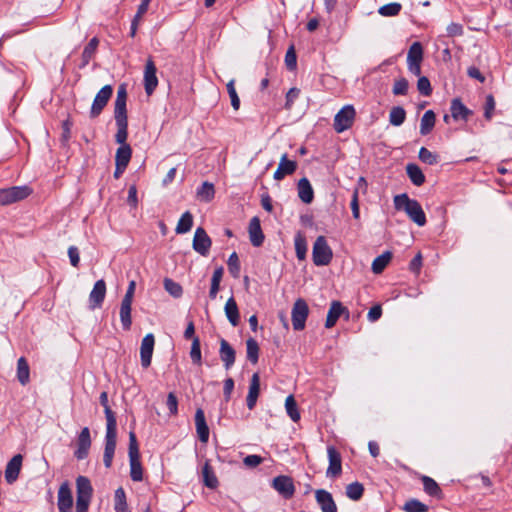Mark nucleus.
Wrapping results in <instances>:
<instances>
[{
	"mask_svg": "<svg viewBox=\"0 0 512 512\" xmlns=\"http://www.w3.org/2000/svg\"><path fill=\"white\" fill-rule=\"evenodd\" d=\"M204 485L210 489H215L218 486V480L215 476L212 467L206 462L202 469Z\"/></svg>",
	"mask_w": 512,
	"mask_h": 512,
	"instance_id": "58836bf2",
	"label": "nucleus"
},
{
	"mask_svg": "<svg viewBox=\"0 0 512 512\" xmlns=\"http://www.w3.org/2000/svg\"><path fill=\"white\" fill-rule=\"evenodd\" d=\"M260 393V376L254 373L250 380L249 391L246 398L247 407L249 410L254 409Z\"/></svg>",
	"mask_w": 512,
	"mask_h": 512,
	"instance_id": "bb28decb",
	"label": "nucleus"
},
{
	"mask_svg": "<svg viewBox=\"0 0 512 512\" xmlns=\"http://www.w3.org/2000/svg\"><path fill=\"white\" fill-rule=\"evenodd\" d=\"M32 193V189L27 186H13L0 189V205L7 206L27 198Z\"/></svg>",
	"mask_w": 512,
	"mask_h": 512,
	"instance_id": "423d86ee",
	"label": "nucleus"
},
{
	"mask_svg": "<svg viewBox=\"0 0 512 512\" xmlns=\"http://www.w3.org/2000/svg\"><path fill=\"white\" fill-rule=\"evenodd\" d=\"M393 201L395 209L405 211L408 217L418 226L426 224L425 213L417 200L411 199L406 193H403L396 195Z\"/></svg>",
	"mask_w": 512,
	"mask_h": 512,
	"instance_id": "f03ea898",
	"label": "nucleus"
},
{
	"mask_svg": "<svg viewBox=\"0 0 512 512\" xmlns=\"http://www.w3.org/2000/svg\"><path fill=\"white\" fill-rule=\"evenodd\" d=\"M249 238L254 247H259L264 242V234L261 229L260 219L255 216L250 220L248 227Z\"/></svg>",
	"mask_w": 512,
	"mask_h": 512,
	"instance_id": "5701e85b",
	"label": "nucleus"
},
{
	"mask_svg": "<svg viewBox=\"0 0 512 512\" xmlns=\"http://www.w3.org/2000/svg\"><path fill=\"white\" fill-rule=\"evenodd\" d=\"M57 506L59 512H72L73 496L67 481L63 482L58 490Z\"/></svg>",
	"mask_w": 512,
	"mask_h": 512,
	"instance_id": "ddd939ff",
	"label": "nucleus"
},
{
	"mask_svg": "<svg viewBox=\"0 0 512 512\" xmlns=\"http://www.w3.org/2000/svg\"><path fill=\"white\" fill-rule=\"evenodd\" d=\"M106 295V283L103 279L95 282L92 291L89 294L90 309L101 307Z\"/></svg>",
	"mask_w": 512,
	"mask_h": 512,
	"instance_id": "a211bd4d",
	"label": "nucleus"
},
{
	"mask_svg": "<svg viewBox=\"0 0 512 512\" xmlns=\"http://www.w3.org/2000/svg\"><path fill=\"white\" fill-rule=\"evenodd\" d=\"M263 462V458L259 455H248L244 458L243 463L249 468L257 467Z\"/></svg>",
	"mask_w": 512,
	"mask_h": 512,
	"instance_id": "69168bd1",
	"label": "nucleus"
},
{
	"mask_svg": "<svg viewBox=\"0 0 512 512\" xmlns=\"http://www.w3.org/2000/svg\"><path fill=\"white\" fill-rule=\"evenodd\" d=\"M17 379L22 385H26L30 381V369L24 357H20L17 361Z\"/></svg>",
	"mask_w": 512,
	"mask_h": 512,
	"instance_id": "72a5a7b5",
	"label": "nucleus"
},
{
	"mask_svg": "<svg viewBox=\"0 0 512 512\" xmlns=\"http://www.w3.org/2000/svg\"><path fill=\"white\" fill-rule=\"evenodd\" d=\"M401 9H402V6L400 3L392 2V3L385 4V5L381 6L378 9V13L384 17H393V16H397L400 13Z\"/></svg>",
	"mask_w": 512,
	"mask_h": 512,
	"instance_id": "8fccbe9b",
	"label": "nucleus"
},
{
	"mask_svg": "<svg viewBox=\"0 0 512 512\" xmlns=\"http://www.w3.org/2000/svg\"><path fill=\"white\" fill-rule=\"evenodd\" d=\"M117 132L115 134V141L120 145H128L126 143L128 138V119L127 115H114Z\"/></svg>",
	"mask_w": 512,
	"mask_h": 512,
	"instance_id": "a878e982",
	"label": "nucleus"
},
{
	"mask_svg": "<svg viewBox=\"0 0 512 512\" xmlns=\"http://www.w3.org/2000/svg\"><path fill=\"white\" fill-rule=\"evenodd\" d=\"M419 159L429 165H434L438 162V156L425 147H421L419 150Z\"/></svg>",
	"mask_w": 512,
	"mask_h": 512,
	"instance_id": "6e6d98bb",
	"label": "nucleus"
},
{
	"mask_svg": "<svg viewBox=\"0 0 512 512\" xmlns=\"http://www.w3.org/2000/svg\"><path fill=\"white\" fill-rule=\"evenodd\" d=\"M156 66L151 58H149L144 70V88L147 95H151L158 85L156 76Z\"/></svg>",
	"mask_w": 512,
	"mask_h": 512,
	"instance_id": "2eb2a0df",
	"label": "nucleus"
},
{
	"mask_svg": "<svg viewBox=\"0 0 512 512\" xmlns=\"http://www.w3.org/2000/svg\"><path fill=\"white\" fill-rule=\"evenodd\" d=\"M131 306H132V302L123 301V300L121 301L119 315H120L122 328L124 330H129L131 328V324H132V319H131L132 308H131Z\"/></svg>",
	"mask_w": 512,
	"mask_h": 512,
	"instance_id": "473e14b6",
	"label": "nucleus"
},
{
	"mask_svg": "<svg viewBox=\"0 0 512 512\" xmlns=\"http://www.w3.org/2000/svg\"><path fill=\"white\" fill-rule=\"evenodd\" d=\"M417 89L423 96H430L432 93V87L429 79L426 76L419 77L417 81Z\"/></svg>",
	"mask_w": 512,
	"mask_h": 512,
	"instance_id": "052dcab7",
	"label": "nucleus"
},
{
	"mask_svg": "<svg viewBox=\"0 0 512 512\" xmlns=\"http://www.w3.org/2000/svg\"><path fill=\"white\" fill-rule=\"evenodd\" d=\"M164 288L174 298H179L183 294L182 286L170 278L164 279Z\"/></svg>",
	"mask_w": 512,
	"mask_h": 512,
	"instance_id": "3c124183",
	"label": "nucleus"
},
{
	"mask_svg": "<svg viewBox=\"0 0 512 512\" xmlns=\"http://www.w3.org/2000/svg\"><path fill=\"white\" fill-rule=\"evenodd\" d=\"M190 357L194 364L201 365L202 355H201V345L199 337H194L192 340Z\"/></svg>",
	"mask_w": 512,
	"mask_h": 512,
	"instance_id": "603ef678",
	"label": "nucleus"
},
{
	"mask_svg": "<svg viewBox=\"0 0 512 512\" xmlns=\"http://www.w3.org/2000/svg\"><path fill=\"white\" fill-rule=\"evenodd\" d=\"M99 400L101 405L104 407V412L107 421L103 463L106 468H110L112 466V461L116 449L117 421L114 412L111 410L108 404L107 392H102L100 394Z\"/></svg>",
	"mask_w": 512,
	"mask_h": 512,
	"instance_id": "f257e3e1",
	"label": "nucleus"
},
{
	"mask_svg": "<svg viewBox=\"0 0 512 512\" xmlns=\"http://www.w3.org/2000/svg\"><path fill=\"white\" fill-rule=\"evenodd\" d=\"M406 119V111L401 106L392 107L389 113V122L393 126H400Z\"/></svg>",
	"mask_w": 512,
	"mask_h": 512,
	"instance_id": "37998d69",
	"label": "nucleus"
},
{
	"mask_svg": "<svg viewBox=\"0 0 512 512\" xmlns=\"http://www.w3.org/2000/svg\"><path fill=\"white\" fill-rule=\"evenodd\" d=\"M214 195V185L207 181L203 182L201 187L197 190V196L205 202L211 201L214 198Z\"/></svg>",
	"mask_w": 512,
	"mask_h": 512,
	"instance_id": "49530a36",
	"label": "nucleus"
},
{
	"mask_svg": "<svg viewBox=\"0 0 512 512\" xmlns=\"http://www.w3.org/2000/svg\"><path fill=\"white\" fill-rule=\"evenodd\" d=\"M403 509L406 512H427L428 506L417 499H410L406 501Z\"/></svg>",
	"mask_w": 512,
	"mask_h": 512,
	"instance_id": "864d4df0",
	"label": "nucleus"
},
{
	"mask_svg": "<svg viewBox=\"0 0 512 512\" xmlns=\"http://www.w3.org/2000/svg\"><path fill=\"white\" fill-rule=\"evenodd\" d=\"M364 487L360 482H353L346 486V496L353 500L357 501L363 496Z\"/></svg>",
	"mask_w": 512,
	"mask_h": 512,
	"instance_id": "de8ad7c7",
	"label": "nucleus"
},
{
	"mask_svg": "<svg viewBox=\"0 0 512 512\" xmlns=\"http://www.w3.org/2000/svg\"><path fill=\"white\" fill-rule=\"evenodd\" d=\"M272 487L285 499H290L295 493L293 480L289 476L280 475L273 479Z\"/></svg>",
	"mask_w": 512,
	"mask_h": 512,
	"instance_id": "f8f14e48",
	"label": "nucleus"
},
{
	"mask_svg": "<svg viewBox=\"0 0 512 512\" xmlns=\"http://www.w3.org/2000/svg\"><path fill=\"white\" fill-rule=\"evenodd\" d=\"M300 89L293 87L286 94L285 108L290 110L294 104V101L299 97Z\"/></svg>",
	"mask_w": 512,
	"mask_h": 512,
	"instance_id": "e2e57ef3",
	"label": "nucleus"
},
{
	"mask_svg": "<svg viewBox=\"0 0 512 512\" xmlns=\"http://www.w3.org/2000/svg\"><path fill=\"white\" fill-rule=\"evenodd\" d=\"M296 256L299 260H304L307 254V241L303 233L297 232L294 238Z\"/></svg>",
	"mask_w": 512,
	"mask_h": 512,
	"instance_id": "4c0bfd02",
	"label": "nucleus"
},
{
	"mask_svg": "<svg viewBox=\"0 0 512 512\" xmlns=\"http://www.w3.org/2000/svg\"><path fill=\"white\" fill-rule=\"evenodd\" d=\"M193 226V216L189 211H186L182 214L181 218L178 221V224L176 226V233L177 234H184L191 230Z\"/></svg>",
	"mask_w": 512,
	"mask_h": 512,
	"instance_id": "79ce46f5",
	"label": "nucleus"
},
{
	"mask_svg": "<svg viewBox=\"0 0 512 512\" xmlns=\"http://www.w3.org/2000/svg\"><path fill=\"white\" fill-rule=\"evenodd\" d=\"M91 447L90 430L88 427H84L77 438V449L74 452V456L78 460L87 458L89 449Z\"/></svg>",
	"mask_w": 512,
	"mask_h": 512,
	"instance_id": "4468645a",
	"label": "nucleus"
},
{
	"mask_svg": "<svg viewBox=\"0 0 512 512\" xmlns=\"http://www.w3.org/2000/svg\"><path fill=\"white\" fill-rule=\"evenodd\" d=\"M99 41L96 37L92 38L89 43L84 47L82 52V66H86L94 56L98 47Z\"/></svg>",
	"mask_w": 512,
	"mask_h": 512,
	"instance_id": "c03bdc74",
	"label": "nucleus"
},
{
	"mask_svg": "<svg viewBox=\"0 0 512 512\" xmlns=\"http://www.w3.org/2000/svg\"><path fill=\"white\" fill-rule=\"evenodd\" d=\"M356 111L352 105L342 107L334 117L333 127L337 133H342L352 127Z\"/></svg>",
	"mask_w": 512,
	"mask_h": 512,
	"instance_id": "0eeeda50",
	"label": "nucleus"
},
{
	"mask_svg": "<svg viewBox=\"0 0 512 512\" xmlns=\"http://www.w3.org/2000/svg\"><path fill=\"white\" fill-rule=\"evenodd\" d=\"M421 480L423 483L424 491L428 495L437 497V498H441V496H442L441 488L439 487L438 483L434 479H432L429 476H423Z\"/></svg>",
	"mask_w": 512,
	"mask_h": 512,
	"instance_id": "e433bc0d",
	"label": "nucleus"
},
{
	"mask_svg": "<svg viewBox=\"0 0 512 512\" xmlns=\"http://www.w3.org/2000/svg\"><path fill=\"white\" fill-rule=\"evenodd\" d=\"M112 94L113 87L111 85H105L98 91L90 109L91 118H96L101 114Z\"/></svg>",
	"mask_w": 512,
	"mask_h": 512,
	"instance_id": "1a4fd4ad",
	"label": "nucleus"
},
{
	"mask_svg": "<svg viewBox=\"0 0 512 512\" xmlns=\"http://www.w3.org/2000/svg\"><path fill=\"white\" fill-rule=\"evenodd\" d=\"M329 465L326 470L328 478H337L342 473V457L340 452L332 445L327 447Z\"/></svg>",
	"mask_w": 512,
	"mask_h": 512,
	"instance_id": "9d476101",
	"label": "nucleus"
},
{
	"mask_svg": "<svg viewBox=\"0 0 512 512\" xmlns=\"http://www.w3.org/2000/svg\"><path fill=\"white\" fill-rule=\"evenodd\" d=\"M436 122V115L432 110H427L420 122V134L425 136L428 135L434 128Z\"/></svg>",
	"mask_w": 512,
	"mask_h": 512,
	"instance_id": "7c9ffc66",
	"label": "nucleus"
},
{
	"mask_svg": "<svg viewBox=\"0 0 512 512\" xmlns=\"http://www.w3.org/2000/svg\"><path fill=\"white\" fill-rule=\"evenodd\" d=\"M132 156V149L130 145L119 146L115 155V164L128 166Z\"/></svg>",
	"mask_w": 512,
	"mask_h": 512,
	"instance_id": "a19ab883",
	"label": "nucleus"
},
{
	"mask_svg": "<svg viewBox=\"0 0 512 512\" xmlns=\"http://www.w3.org/2000/svg\"><path fill=\"white\" fill-rule=\"evenodd\" d=\"M423 60V47L420 42H414L407 54V64L408 63H421Z\"/></svg>",
	"mask_w": 512,
	"mask_h": 512,
	"instance_id": "ea45409f",
	"label": "nucleus"
},
{
	"mask_svg": "<svg viewBox=\"0 0 512 512\" xmlns=\"http://www.w3.org/2000/svg\"><path fill=\"white\" fill-rule=\"evenodd\" d=\"M127 90L126 85L121 84L117 90V96L114 103V115H127L126 109Z\"/></svg>",
	"mask_w": 512,
	"mask_h": 512,
	"instance_id": "c85d7f7f",
	"label": "nucleus"
},
{
	"mask_svg": "<svg viewBox=\"0 0 512 512\" xmlns=\"http://www.w3.org/2000/svg\"><path fill=\"white\" fill-rule=\"evenodd\" d=\"M68 256L70 263L73 267H78L80 262L79 250L76 246H70L68 248Z\"/></svg>",
	"mask_w": 512,
	"mask_h": 512,
	"instance_id": "338daca9",
	"label": "nucleus"
},
{
	"mask_svg": "<svg viewBox=\"0 0 512 512\" xmlns=\"http://www.w3.org/2000/svg\"><path fill=\"white\" fill-rule=\"evenodd\" d=\"M129 462H130V476L135 482H140L143 479V470L140 462V453L136 435L133 431L129 433V448H128Z\"/></svg>",
	"mask_w": 512,
	"mask_h": 512,
	"instance_id": "20e7f679",
	"label": "nucleus"
},
{
	"mask_svg": "<svg viewBox=\"0 0 512 512\" xmlns=\"http://www.w3.org/2000/svg\"><path fill=\"white\" fill-rule=\"evenodd\" d=\"M166 405L171 415H176L178 413V400L173 392L168 394Z\"/></svg>",
	"mask_w": 512,
	"mask_h": 512,
	"instance_id": "0e129e2a",
	"label": "nucleus"
},
{
	"mask_svg": "<svg viewBox=\"0 0 512 512\" xmlns=\"http://www.w3.org/2000/svg\"><path fill=\"white\" fill-rule=\"evenodd\" d=\"M315 499L322 512H337V505L330 492L324 489L315 491Z\"/></svg>",
	"mask_w": 512,
	"mask_h": 512,
	"instance_id": "6ab92c4d",
	"label": "nucleus"
},
{
	"mask_svg": "<svg viewBox=\"0 0 512 512\" xmlns=\"http://www.w3.org/2000/svg\"><path fill=\"white\" fill-rule=\"evenodd\" d=\"M285 408L288 416L292 421L297 422L300 419V413L297 408V403L293 395H289L285 400Z\"/></svg>",
	"mask_w": 512,
	"mask_h": 512,
	"instance_id": "09e8293b",
	"label": "nucleus"
},
{
	"mask_svg": "<svg viewBox=\"0 0 512 512\" xmlns=\"http://www.w3.org/2000/svg\"><path fill=\"white\" fill-rule=\"evenodd\" d=\"M228 270L234 278H238L240 275V261L236 252H233L227 261Z\"/></svg>",
	"mask_w": 512,
	"mask_h": 512,
	"instance_id": "5fc2aeb1",
	"label": "nucleus"
},
{
	"mask_svg": "<svg viewBox=\"0 0 512 512\" xmlns=\"http://www.w3.org/2000/svg\"><path fill=\"white\" fill-rule=\"evenodd\" d=\"M212 245V240L206 233L205 229L198 227L195 230L192 247L201 256H207L209 254Z\"/></svg>",
	"mask_w": 512,
	"mask_h": 512,
	"instance_id": "9b49d317",
	"label": "nucleus"
},
{
	"mask_svg": "<svg viewBox=\"0 0 512 512\" xmlns=\"http://www.w3.org/2000/svg\"><path fill=\"white\" fill-rule=\"evenodd\" d=\"M333 258V252L324 236H318L313 244L312 259L316 266H326Z\"/></svg>",
	"mask_w": 512,
	"mask_h": 512,
	"instance_id": "39448f33",
	"label": "nucleus"
},
{
	"mask_svg": "<svg viewBox=\"0 0 512 512\" xmlns=\"http://www.w3.org/2000/svg\"><path fill=\"white\" fill-rule=\"evenodd\" d=\"M285 64L288 70L292 71L297 66V56L294 50V46H290L285 55Z\"/></svg>",
	"mask_w": 512,
	"mask_h": 512,
	"instance_id": "680f3d73",
	"label": "nucleus"
},
{
	"mask_svg": "<svg viewBox=\"0 0 512 512\" xmlns=\"http://www.w3.org/2000/svg\"><path fill=\"white\" fill-rule=\"evenodd\" d=\"M297 163L287 158V154L282 155L273 178L277 181L282 180L285 176L291 175L295 172Z\"/></svg>",
	"mask_w": 512,
	"mask_h": 512,
	"instance_id": "412c9836",
	"label": "nucleus"
},
{
	"mask_svg": "<svg viewBox=\"0 0 512 512\" xmlns=\"http://www.w3.org/2000/svg\"><path fill=\"white\" fill-rule=\"evenodd\" d=\"M246 352H247V359L252 364H256L259 359V345L254 338L247 339Z\"/></svg>",
	"mask_w": 512,
	"mask_h": 512,
	"instance_id": "a18cd8bd",
	"label": "nucleus"
},
{
	"mask_svg": "<svg viewBox=\"0 0 512 512\" xmlns=\"http://www.w3.org/2000/svg\"><path fill=\"white\" fill-rule=\"evenodd\" d=\"M155 338L153 334H147L141 342L140 359L143 368H148L151 364L152 354L154 350Z\"/></svg>",
	"mask_w": 512,
	"mask_h": 512,
	"instance_id": "dca6fc26",
	"label": "nucleus"
},
{
	"mask_svg": "<svg viewBox=\"0 0 512 512\" xmlns=\"http://www.w3.org/2000/svg\"><path fill=\"white\" fill-rule=\"evenodd\" d=\"M309 314V307L302 298L297 299L292 307L291 318L293 329L301 331L305 328V323Z\"/></svg>",
	"mask_w": 512,
	"mask_h": 512,
	"instance_id": "6e6552de",
	"label": "nucleus"
},
{
	"mask_svg": "<svg viewBox=\"0 0 512 512\" xmlns=\"http://www.w3.org/2000/svg\"><path fill=\"white\" fill-rule=\"evenodd\" d=\"M298 197L305 204H310L314 199V191L307 178H301L297 184Z\"/></svg>",
	"mask_w": 512,
	"mask_h": 512,
	"instance_id": "cd10ccee",
	"label": "nucleus"
},
{
	"mask_svg": "<svg viewBox=\"0 0 512 512\" xmlns=\"http://www.w3.org/2000/svg\"><path fill=\"white\" fill-rule=\"evenodd\" d=\"M343 313H346L347 317L349 316L347 308L340 301H332L325 321V327L332 328Z\"/></svg>",
	"mask_w": 512,
	"mask_h": 512,
	"instance_id": "4be33fe9",
	"label": "nucleus"
},
{
	"mask_svg": "<svg viewBox=\"0 0 512 512\" xmlns=\"http://www.w3.org/2000/svg\"><path fill=\"white\" fill-rule=\"evenodd\" d=\"M451 117L455 120L467 121L473 114L472 110L468 109L460 98H454L450 105Z\"/></svg>",
	"mask_w": 512,
	"mask_h": 512,
	"instance_id": "b1692460",
	"label": "nucleus"
},
{
	"mask_svg": "<svg viewBox=\"0 0 512 512\" xmlns=\"http://www.w3.org/2000/svg\"><path fill=\"white\" fill-rule=\"evenodd\" d=\"M495 99L492 94H488L486 96L485 105H484V117L487 121H490L493 117V112L495 110Z\"/></svg>",
	"mask_w": 512,
	"mask_h": 512,
	"instance_id": "bf43d9fd",
	"label": "nucleus"
},
{
	"mask_svg": "<svg viewBox=\"0 0 512 512\" xmlns=\"http://www.w3.org/2000/svg\"><path fill=\"white\" fill-rule=\"evenodd\" d=\"M219 356L226 370H229L235 363L236 352L225 339L220 340Z\"/></svg>",
	"mask_w": 512,
	"mask_h": 512,
	"instance_id": "aec40b11",
	"label": "nucleus"
},
{
	"mask_svg": "<svg viewBox=\"0 0 512 512\" xmlns=\"http://www.w3.org/2000/svg\"><path fill=\"white\" fill-rule=\"evenodd\" d=\"M23 456L14 455L7 463L5 468V480L8 484H13L19 477L22 468Z\"/></svg>",
	"mask_w": 512,
	"mask_h": 512,
	"instance_id": "f3484780",
	"label": "nucleus"
},
{
	"mask_svg": "<svg viewBox=\"0 0 512 512\" xmlns=\"http://www.w3.org/2000/svg\"><path fill=\"white\" fill-rule=\"evenodd\" d=\"M447 34L450 37L461 36L463 35V26L452 22L447 26Z\"/></svg>",
	"mask_w": 512,
	"mask_h": 512,
	"instance_id": "774afa93",
	"label": "nucleus"
},
{
	"mask_svg": "<svg viewBox=\"0 0 512 512\" xmlns=\"http://www.w3.org/2000/svg\"><path fill=\"white\" fill-rule=\"evenodd\" d=\"M223 274H224V268L222 266H219L213 272V275L211 278V286H210V290H209V297L211 299H215L220 290V283H221Z\"/></svg>",
	"mask_w": 512,
	"mask_h": 512,
	"instance_id": "c9c22d12",
	"label": "nucleus"
},
{
	"mask_svg": "<svg viewBox=\"0 0 512 512\" xmlns=\"http://www.w3.org/2000/svg\"><path fill=\"white\" fill-rule=\"evenodd\" d=\"M225 315L232 326H237L239 324L240 315L238 305L234 297H230L225 304L224 307Z\"/></svg>",
	"mask_w": 512,
	"mask_h": 512,
	"instance_id": "c756f323",
	"label": "nucleus"
},
{
	"mask_svg": "<svg viewBox=\"0 0 512 512\" xmlns=\"http://www.w3.org/2000/svg\"><path fill=\"white\" fill-rule=\"evenodd\" d=\"M406 172L411 182L416 186H421L425 182V175L417 164L409 163L406 166Z\"/></svg>",
	"mask_w": 512,
	"mask_h": 512,
	"instance_id": "2f4dec72",
	"label": "nucleus"
},
{
	"mask_svg": "<svg viewBox=\"0 0 512 512\" xmlns=\"http://www.w3.org/2000/svg\"><path fill=\"white\" fill-rule=\"evenodd\" d=\"M392 259V253L390 251H385L381 255L377 256L372 262V271L375 274H380L389 264Z\"/></svg>",
	"mask_w": 512,
	"mask_h": 512,
	"instance_id": "f704fd0d",
	"label": "nucleus"
},
{
	"mask_svg": "<svg viewBox=\"0 0 512 512\" xmlns=\"http://www.w3.org/2000/svg\"><path fill=\"white\" fill-rule=\"evenodd\" d=\"M76 494V512H88L93 488L86 476H78L76 478Z\"/></svg>",
	"mask_w": 512,
	"mask_h": 512,
	"instance_id": "7ed1b4c3",
	"label": "nucleus"
},
{
	"mask_svg": "<svg viewBox=\"0 0 512 512\" xmlns=\"http://www.w3.org/2000/svg\"><path fill=\"white\" fill-rule=\"evenodd\" d=\"M409 83L405 78L395 80L392 92L394 95H406L408 93Z\"/></svg>",
	"mask_w": 512,
	"mask_h": 512,
	"instance_id": "4d7b16f0",
	"label": "nucleus"
},
{
	"mask_svg": "<svg viewBox=\"0 0 512 512\" xmlns=\"http://www.w3.org/2000/svg\"><path fill=\"white\" fill-rule=\"evenodd\" d=\"M195 426L199 440L207 443L209 440V427L206 423L204 411L198 408L195 412Z\"/></svg>",
	"mask_w": 512,
	"mask_h": 512,
	"instance_id": "393cba45",
	"label": "nucleus"
},
{
	"mask_svg": "<svg viewBox=\"0 0 512 512\" xmlns=\"http://www.w3.org/2000/svg\"><path fill=\"white\" fill-rule=\"evenodd\" d=\"M234 80H230L227 84V92L229 94L231 105L234 110H238L240 107V99L238 97V94L236 92L235 86H234Z\"/></svg>",
	"mask_w": 512,
	"mask_h": 512,
	"instance_id": "13d9d810",
	"label": "nucleus"
}]
</instances>
